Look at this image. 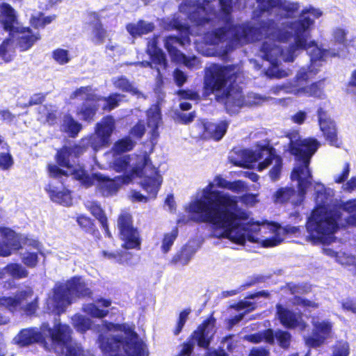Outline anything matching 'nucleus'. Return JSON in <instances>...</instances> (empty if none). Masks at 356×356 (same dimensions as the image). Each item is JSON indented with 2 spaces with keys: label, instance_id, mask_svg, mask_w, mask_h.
I'll list each match as a JSON object with an SVG mask.
<instances>
[{
  "label": "nucleus",
  "instance_id": "3c124183",
  "mask_svg": "<svg viewBox=\"0 0 356 356\" xmlns=\"http://www.w3.org/2000/svg\"><path fill=\"white\" fill-rule=\"evenodd\" d=\"M295 193L294 190L288 188L279 189L273 196L274 201L276 203H283L291 199Z\"/></svg>",
  "mask_w": 356,
  "mask_h": 356
},
{
  "label": "nucleus",
  "instance_id": "0eeeda50",
  "mask_svg": "<svg viewBox=\"0 0 356 356\" xmlns=\"http://www.w3.org/2000/svg\"><path fill=\"white\" fill-rule=\"evenodd\" d=\"M110 168L116 172H124L131 179L134 176L142 177L141 185L152 197H155L162 183V177L152 165L146 154L140 155L119 154L109 152L106 154Z\"/></svg>",
  "mask_w": 356,
  "mask_h": 356
},
{
  "label": "nucleus",
  "instance_id": "cd10ccee",
  "mask_svg": "<svg viewBox=\"0 0 356 356\" xmlns=\"http://www.w3.org/2000/svg\"><path fill=\"white\" fill-rule=\"evenodd\" d=\"M70 99H79L81 100H86V102L83 104V106L78 108L76 111L77 115L79 116L81 119L84 120H92L95 115L97 107L99 106H98V101L97 99L89 100L86 97H81V96L73 97L72 94L70 96Z\"/></svg>",
  "mask_w": 356,
  "mask_h": 356
},
{
  "label": "nucleus",
  "instance_id": "6ab92c4d",
  "mask_svg": "<svg viewBox=\"0 0 356 356\" xmlns=\"http://www.w3.org/2000/svg\"><path fill=\"white\" fill-rule=\"evenodd\" d=\"M78 96H81V97H86L89 100L97 99L98 101V106H101L103 109L108 111L118 106L120 102H121L125 97L124 95L114 93L108 98L101 97L95 94L94 90L90 86L81 87L72 92L73 97Z\"/></svg>",
  "mask_w": 356,
  "mask_h": 356
},
{
  "label": "nucleus",
  "instance_id": "9d476101",
  "mask_svg": "<svg viewBox=\"0 0 356 356\" xmlns=\"http://www.w3.org/2000/svg\"><path fill=\"white\" fill-rule=\"evenodd\" d=\"M232 163L236 165L249 168L254 162H259L257 169L262 171L269 166H272L269 176L273 181L279 179L282 170V159L276 154L274 149L268 147H262L255 149H241L234 152L229 156Z\"/></svg>",
  "mask_w": 356,
  "mask_h": 356
},
{
  "label": "nucleus",
  "instance_id": "7c9ffc66",
  "mask_svg": "<svg viewBox=\"0 0 356 356\" xmlns=\"http://www.w3.org/2000/svg\"><path fill=\"white\" fill-rule=\"evenodd\" d=\"M51 200L64 206H70L72 203L71 194L68 190L58 191L54 186L49 185L46 187Z\"/></svg>",
  "mask_w": 356,
  "mask_h": 356
},
{
  "label": "nucleus",
  "instance_id": "69168bd1",
  "mask_svg": "<svg viewBox=\"0 0 356 356\" xmlns=\"http://www.w3.org/2000/svg\"><path fill=\"white\" fill-rule=\"evenodd\" d=\"M174 78L177 85L181 86L186 82L187 76L182 71L176 70L174 72Z\"/></svg>",
  "mask_w": 356,
  "mask_h": 356
},
{
  "label": "nucleus",
  "instance_id": "f03ea898",
  "mask_svg": "<svg viewBox=\"0 0 356 356\" xmlns=\"http://www.w3.org/2000/svg\"><path fill=\"white\" fill-rule=\"evenodd\" d=\"M227 188L235 193L247 191L241 180L230 182L221 176H216L204 188L197 191L186 209L197 222H207L214 225L216 237L229 238L237 244H244L243 232H247L252 222L248 221V214L238 209V197L217 190Z\"/></svg>",
  "mask_w": 356,
  "mask_h": 356
},
{
  "label": "nucleus",
  "instance_id": "f3484780",
  "mask_svg": "<svg viewBox=\"0 0 356 356\" xmlns=\"http://www.w3.org/2000/svg\"><path fill=\"white\" fill-rule=\"evenodd\" d=\"M115 120L111 116H107L97 124L95 133L87 140L95 150L109 144L110 137L114 131Z\"/></svg>",
  "mask_w": 356,
  "mask_h": 356
},
{
  "label": "nucleus",
  "instance_id": "338daca9",
  "mask_svg": "<svg viewBox=\"0 0 356 356\" xmlns=\"http://www.w3.org/2000/svg\"><path fill=\"white\" fill-rule=\"evenodd\" d=\"M195 118V113H179L177 115V120L181 123L187 124L192 122Z\"/></svg>",
  "mask_w": 356,
  "mask_h": 356
},
{
  "label": "nucleus",
  "instance_id": "f257e3e1",
  "mask_svg": "<svg viewBox=\"0 0 356 356\" xmlns=\"http://www.w3.org/2000/svg\"><path fill=\"white\" fill-rule=\"evenodd\" d=\"M322 15L318 9H309L302 11L300 18L293 22L282 24V26L270 34L280 41H291L289 46L283 49L282 47L273 46L266 43L262 49L264 58L273 67L266 72V75L275 78H284L289 72L280 70L277 65L282 59L286 62H293L300 52L306 49L310 57V65L302 67L298 72L294 83H289L272 88L271 92L278 95L280 91L297 96L321 97L323 95V82L318 81L308 86L302 82L308 81L318 72L320 67L330 57L340 56L341 53L334 49H324L311 40V31L315 19Z\"/></svg>",
  "mask_w": 356,
  "mask_h": 356
},
{
  "label": "nucleus",
  "instance_id": "ea45409f",
  "mask_svg": "<svg viewBox=\"0 0 356 356\" xmlns=\"http://www.w3.org/2000/svg\"><path fill=\"white\" fill-rule=\"evenodd\" d=\"M8 276L14 279H22L28 276L27 270L19 264H10L6 266Z\"/></svg>",
  "mask_w": 356,
  "mask_h": 356
},
{
  "label": "nucleus",
  "instance_id": "774afa93",
  "mask_svg": "<svg viewBox=\"0 0 356 356\" xmlns=\"http://www.w3.org/2000/svg\"><path fill=\"white\" fill-rule=\"evenodd\" d=\"M0 117L1 120L6 122V123L12 122L15 119V115L7 109L0 110Z\"/></svg>",
  "mask_w": 356,
  "mask_h": 356
},
{
  "label": "nucleus",
  "instance_id": "a878e982",
  "mask_svg": "<svg viewBox=\"0 0 356 356\" xmlns=\"http://www.w3.org/2000/svg\"><path fill=\"white\" fill-rule=\"evenodd\" d=\"M111 305V301L108 299L100 298L95 303L84 305L83 312L94 318H104L108 314L107 309Z\"/></svg>",
  "mask_w": 356,
  "mask_h": 356
},
{
  "label": "nucleus",
  "instance_id": "c756f323",
  "mask_svg": "<svg viewBox=\"0 0 356 356\" xmlns=\"http://www.w3.org/2000/svg\"><path fill=\"white\" fill-rule=\"evenodd\" d=\"M147 126L150 129L151 138L154 140L159 136L157 129L161 124V118L159 108L157 106H152L147 113Z\"/></svg>",
  "mask_w": 356,
  "mask_h": 356
},
{
  "label": "nucleus",
  "instance_id": "423d86ee",
  "mask_svg": "<svg viewBox=\"0 0 356 356\" xmlns=\"http://www.w3.org/2000/svg\"><path fill=\"white\" fill-rule=\"evenodd\" d=\"M99 332V348L106 356H148L145 344L132 325L104 321Z\"/></svg>",
  "mask_w": 356,
  "mask_h": 356
},
{
  "label": "nucleus",
  "instance_id": "bb28decb",
  "mask_svg": "<svg viewBox=\"0 0 356 356\" xmlns=\"http://www.w3.org/2000/svg\"><path fill=\"white\" fill-rule=\"evenodd\" d=\"M0 24L9 31L18 23L15 10L8 3H0Z\"/></svg>",
  "mask_w": 356,
  "mask_h": 356
},
{
  "label": "nucleus",
  "instance_id": "bf43d9fd",
  "mask_svg": "<svg viewBox=\"0 0 356 356\" xmlns=\"http://www.w3.org/2000/svg\"><path fill=\"white\" fill-rule=\"evenodd\" d=\"M24 244L28 248L27 250L31 251L32 249H34L37 250V252L42 254V245L38 241L33 238H27Z\"/></svg>",
  "mask_w": 356,
  "mask_h": 356
},
{
  "label": "nucleus",
  "instance_id": "e2e57ef3",
  "mask_svg": "<svg viewBox=\"0 0 356 356\" xmlns=\"http://www.w3.org/2000/svg\"><path fill=\"white\" fill-rule=\"evenodd\" d=\"M307 117L305 111H299L291 116V120L296 124H302Z\"/></svg>",
  "mask_w": 356,
  "mask_h": 356
},
{
  "label": "nucleus",
  "instance_id": "9b49d317",
  "mask_svg": "<svg viewBox=\"0 0 356 356\" xmlns=\"http://www.w3.org/2000/svg\"><path fill=\"white\" fill-rule=\"evenodd\" d=\"M90 294V289L82 277H72L65 283L56 284L52 294L47 299V309L59 314L76 298L89 296Z\"/></svg>",
  "mask_w": 356,
  "mask_h": 356
},
{
  "label": "nucleus",
  "instance_id": "2eb2a0df",
  "mask_svg": "<svg viewBox=\"0 0 356 356\" xmlns=\"http://www.w3.org/2000/svg\"><path fill=\"white\" fill-rule=\"evenodd\" d=\"M0 306L10 312L23 310L27 314L34 313L38 307V298L30 287L19 291L14 297L0 296Z\"/></svg>",
  "mask_w": 356,
  "mask_h": 356
},
{
  "label": "nucleus",
  "instance_id": "f8f14e48",
  "mask_svg": "<svg viewBox=\"0 0 356 356\" xmlns=\"http://www.w3.org/2000/svg\"><path fill=\"white\" fill-rule=\"evenodd\" d=\"M296 227H282L275 223L252 222L247 232H243L244 243L246 240L261 243L264 247H273L279 245L286 234H296Z\"/></svg>",
  "mask_w": 356,
  "mask_h": 356
},
{
  "label": "nucleus",
  "instance_id": "1a4fd4ad",
  "mask_svg": "<svg viewBox=\"0 0 356 356\" xmlns=\"http://www.w3.org/2000/svg\"><path fill=\"white\" fill-rule=\"evenodd\" d=\"M289 139L291 152L297 159L291 173V179L298 181L299 195L302 197L308 186L312 184V175L309 169L310 159L318 149L320 144L314 138L301 139L297 133L291 134Z\"/></svg>",
  "mask_w": 356,
  "mask_h": 356
},
{
  "label": "nucleus",
  "instance_id": "de8ad7c7",
  "mask_svg": "<svg viewBox=\"0 0 356 356\" xmlns=\"http://www.w3.org/2000/svg\"><path fill=\"white\" fill-rule=\"evenodd\" d=\"M102 254L104 258L119 264H124L130 257V254L128 252H111L104 250Z\"/></svg>",
  "mask_w": 356,
  "mask_h": 356
},
{
  "label": "nucleus",
  "instance_id": "5701e85b",
  "mask_svg": "<svg viewBox=\"0 0 356 356\" xmlns=\"http://www.w3.org/2000/svg\"><path fill=\"white\" fill-rule=\"evenodd\" d=\"M197 127L200 133L197 136L211 138L216 140H220L227 131L228 123L226 121H221L219 123L201 122Z\"/></svg>",
  "mask_w": 356,
  "mask_h": 356
},
{
  "label": "nucleus",
  "instance_id": "7ed1b4c3",
  "mask_svg": "<svg viewBox=\"0 0 356 356\" xmlns=\"http://www.w3.org/2000/svg\"><path fill=\"white\" fill-rule=\"evenodd\" d=\"M232 0H218V4L220 8V14L222 15V22L226 24L225 27L219 29L211 32L204 33L207 36V42L210 44H216L221 40H229L239 44H243L254 40H259V36L261 35H266V40L264 42L261 49V56L264 55L262 52L263 47L268 43L275 47H280L275 44L278 42H289L291 41H280L270 33L280 28L284 23L293 22L298 19L305 10L315 9L314 8H305L301 10L298 17L296 19L289 20L293 18L299 10V4L296 2H291L286 0H257V9L261 13H267L274 14L279 19H285L282 22L276 23L273 20H268L260 24L259 27L249 26H232L230 24V13L232 10Z\"/></svg>",
  "mask_w": 356,
  "mask_h": 356
},
{
  "label": "nucleus",
  "instance_id": "473e14b6",
  "mask_svg": "<svg viewBox=\"0 0 356 356\" xmlns=\"http://www.w3.org/2000/svg\"><path fill=\"white\" fill-rule=\"evenodd\" d=\"M15 43L9 35L0 44V63L10 61L15 55Z\"/></svg>",
  "mask_w": 356,
  "mask_h": 356
},
{
  "label": "nucleus",
  "instance_id": "20e7f679",
  "mask_svg": "<svg viewBox=\"0 0 356 356\" xmlns=\"http://www.w3.org/2000/svg\"><path fill=\"white\" fill-rule=\"evenodd\" d=\"M71 329L67 325L56 321L54 327L44 323L38 328L22 330L13 339L15 343L26 346L33 343H40L49 350H54L58 356H94L90 351L72 341Z\"/></svg>",
  "mask_w": 356,
  "mask_h": 356
},
{
  "label": "nucleus",
  "instance_id": "b1692460",
  "mask_svg": "<svg viewBox=\"0 0 356 356\" xmlns=\"http://www.w3.org/2000/svg\"><path fill=\"white\" fill-rule=\"evenodd\" d=\"M215 332V319L211 318L204 322L194 332L193 339L197 342L200 346L206 348L209 345Z\"/></svg>",
  "mask_w": 356,
  "mask_h": 356
},
{
  "label": "nucleus",
  "instance_id": "c85d7f7f",
  "mask_svg": "<svg viewBox=\"0 0 356 356\" xmlns=\"http://www.w3.org/2000/svg\"><path fill=\"white\" fill-rule=\"evenodd\" d=\"M112 83L115 88L122 92H129L137 98H145L144 94L125 76L114 77L112 79Z\"/></svg>",
  "mask_w": 356,
  "mask_h": 356
},
{
  "label": "nucleus",
  "instance_id": "a211bd4d",
  "mask_svg": "<svg viewBox=\"0 0 356 356\" xmlns=\"http://www.w3.org/2000/svg\"><path fill=\"white\" fill-rule=\"evenodd\" d=\"M9 35L22 51L31 49L40 39L38 31H33L29 27L23 26L19 24L9 31Z\"/></svg>",
  "mask_w": 356,
  "mask_h": 356
},
{
  "label": "nucleus",
  "instance_id": "c03bdc74",
  "mask_svg": "<svg viewBox=\"0 0 356 356\" xmlns=\"http://www.w3.org/2000/svg\"><path fill=\"white\" fill-rule=\"evenodd\" d=\"M74 327L79 332H85L90 329L92 321L90 318H86L81 315H75L72 318Z\"/></svg>",
  "mask_w": 356,
  "mask_h": 356
},
{
  "label": "nucleus",
  "instance_id": "603ef678",
  "mask_svg": "<svg viewBox=\"0 0 356 356\" xmlns=\"http://www.w3.org/2000/svg\"><path fill=\"white\" fill-rule=\"evenodd\" d=\"M22 260L28 267L33 268L37 265L38 261V252L27 250L22 254Z\"/></svg>",
  "mask_w": 356,
  "mask_h": 356
},
{
  "label": "nucleus",
  "instance_id": "393cba45",
  "mask_svg": "<svg viewBox=\"0 0 356 356\" xmlns=\"http://www.w3.org/2000/svg\"><path fill=\"white\" fill-rule=\"evenodd\" d=\"M277 314L280 322L285 327H298L300 330H304L306 327V324L299 314L293 313L281 305L277 306Z\"/></svg>",
  "mask_w": 356,
  "mask_h": 356
},
{
  "label": "nucleus",
  "instance_id": "6e6d98bb",
  "mask_svg": "<svg viewBox=\"0 0 356 356\" xmlns=\"http://www.w3.org/2000/svg\"><path fill=\"white\" fill-rule=\"evenodd\" d=\"M190 309H186L182 311L179 314V320L177 322V327L175 330V334H178L182 330V327H184L186 320L188 319V315L191 313Z\"/></svg>",
  "mask_w": 356,
  "mask_h": 356
},
{
  "label": "nucleus",
  "instance_id": "37998d69",
  "mask_svg": "<svg viewBox=\"0 0 356 356\" xmlns=\"http://www.w3.org/2000/svg\"><path fill=\"white\" fill-rule=\"evenodd\" d=\"M178 235V229H173L170 232L164 234L161 243V250L164 253H167L171 248L174 241Z\"/></svg>",
  "mask_w": 356,
  "mask_h": 356
},
{
  "label": "nucleus",
  "instance_id": "8fccbe9b",
  "mask_svg": "<svg viewBox=\"0 0 356 356\" xmlns=\"http://www.w3.org/2000/svg\"><path fill=\"white\" fill-rule=\"evenodd\" d=\"M332 205L334 206L335 207V209H337L339 212L341 216V209H342L344 211H346L350 214H353V216H356L355 215L356 213V199L348 200L346 202H341L339 204H337L332 202ZM350 216H353V215H350Z\"/></svg>",
  "mask_w": 356,
  "mask_h": 356
},
{
  "label": "nucleus",
  "instance_id": "e433bc0d",
  "mask_svg": "<svg viewBox=\"0 0 356 356\" xmlns=\"http://www.w3.org/2000/svg\"><path fill=\"white\" fill-rule=\"evenodd\" d=\"M61 129L70 136L74 137L81 129V124L76 122L71 116L65 115Z\"/></svg>",
  "mask_w": 356,
  "mask_h": 356
},
{
  "label": "nucleus",
  "instance_id": "412c9836",
  "mask_svg": "<svg viewBox=\"0 0 356 356\" xmlns=\"http://www.w3.org/2000/svg\"><path fill=\"white\" fill-rule=\"evenodd\" d=\"M318 126L325 140L333 146L339 145L335 122L322 108L317 111Z\"/></svg>",
  "mask_w": 356,
  "mask_h": 356
},
{
  "label": "nucleus",
  "instance_id": "864d4df0",
  "mask_svg": "<svg viewBox=\"0 0 356 356\" xmlns=\"http://www.w3.org/2000/svg\"><path fill=\"white\" fill-rule=\"evenodd\" d=\"M275 337L282 348H288L291 341V335L288 332L279 330L275 333Z\"/></svg>",
  "mask_w": 356,
  "mask_h": 356
},
{
  "label": "nucleus",
  "instance_id": "58836bf2",
  "mask_svg": "<svg viewBox=\"0 0 356 356\" xmlns=\"http://www.w3.org/2000/svg\"><path fill=\"white\" fill-rule=\"evenodd\" d=\"M107 32L99 22H96L92 26L91 40L96 44H102L107 38Z\"/></svg>",
  "mask_w": 356,
  "mask_h": 356
},
{
  "label": "nucleus",
  "instance_id": "4c0bfd02",
  "mask_svg": "<svg viewBox=\"0 0 356 356\" xmlns=\"http://www.w3.org/2000/svg\"><path fill=\"white\" fill-rule=\"evenodd\" d=\"M236 310L239 314L235 316L233 318L229 320L231 326L238 323L242 320L246 312H250L254 309L253 303L250 300H245L238 302L236 306Z\"/></svg>",
  "mask_w": 356,
  "mask_h": 356
},
{
  "label": "nucleus",
  "instance_id": "39448f33",
  "mask_svg": "<svg viewBox=\"0 0 356 356\" xmlns=\"http://www.w3.org/2000/svg\"><path fill=\"white\" fill-rule=\"evenodd\" d=\"M86 151L84 145L64 147L57 153V162L66 170L60 169L56 165H49L48 171L51 177L60 178L63 176L72 175L86 187L96 185L104 196L115 193L122 184H128L131 179L129 176L118 177L109 179L101 173H94L91 176L87 175L82 168L75 169L71 164L70 160L77 157Z\"/></svg>",
  "mask_w": 356,
  "mask_h": 356
},
{
  "label": "nucleus",
  "instance_id": "5fc2aeb1",
  "mask_svg": "<svg viewBox=\"0 0 356 356\" xmlns=\"http://www.w3.org/2000/svg\"><path fill=\"white\" fill-rule=\"evenodd\" d=\"M13 164L12 156L8 152L0 153V168L3 170L9 169Z\"/></svg>",
  "mask_w": 356,
  "mask_h": 356
},
{
  "label": "nucleus",
  "instance_id": "052dcab7",
  "mask_svg": "<svg viewBox=\"0 0 356 356\" xmlns=\"http://www.w3.org/2000/svg\"><path fill=\"white\" fill-rule=\"evenodd\" d=\"M145 128L143 123L139 122L131 129V134L138 138H140L145 134Z\"/></svg>",
  "mask_w": 356,
  "mask_h": 356
},
{
  "label": "nucleus",
  "instance_id": "09e8293b",
  "mask_svg": "<svg viewBox=\"0 0 356 356\" xmlns=\"http://www.w3.org/2000/svg\"><path fill=\"white\" fill-rule=\"evenodd\" d=\"M52 58L60 65L67 64L71 60L69 51L61 48H58L52 51Z\"/></svg>",
  "mask_w": 356,
  "mask_h": 356
},
{
  "label": "nucleus",
  "instance_id": "72a5a7b5",
  "mask_svg": "<svg viewBox=\"0 0 356 356\" xmlns=\"http://www.w3.org/2000/svg\"><path fill=\"white\" fill-rule=\"evenodd\" d=\"M57 108L53 105H44L39 108L38 120L50 124L55 123L57 117Z\"/></svg>",
  "mask_w": 356,
  "mask_h": 356
},
{
  "label": "nucleus",
  "instance_id": "a19ab883",
  "mask_svg": "<svg viewBox=\"0 0 356 356\" xmlns=\"http://www.w3.org/2000/svg\"><path fill=\"white\" fill-rule=\"evenodd\" d=\"M244 339L253 343H259L264 340L268 343H273L274 341V334L272 330H268L263 333L246 335L244 337Z\"/></svg>",
  "mask_w": 356,
  "mask_h": 356
},
{
  "label": "nucleus",
  "instance_id": "0e129e2a",
  "mask_svg": "<svg viewBox=\"0 0 356 356\" xmlns=\"http://www.w3.org/2000/svg\"><path fill=\"white\" fill-rule=\"evenodd\" d=\"M346 35V33L345 31L341 29H337L333 32L334 40L339 44H343V46Z\"/></svg>",
  "mask_w": 356,
  "mask_h": 356
},
{
  "label": "nucleus",
  "instance_id": "680f3d73",
  "mask_svg": "<svg viewBox=\"0 0 356 356\" xmlns=\"http://www.w3.org/2000/svg\"><path fill=\"white\" fill-rule=\"evenodd\" d=\"M294 303L307 308H317L318 306L317 303L305 300L300 297H296Z\"/></svg>",
  "mask_w": 356,
  "mask_h": 356
},
{
  "label": "nucleus",
  "instance_id": "6e6552de",
  "mask_svg": "<svg viewBox=\"0 0 356 356\" xmlns=\"http://www.w3.org/2000/svg\"><path fill=\"white\" fill-rule=\"evenodd\" d=\"M238 72V67L214 64L207 70L204 76L205 93L216 94L217 100L224 102L229 113L237 112L245 104L241 91L232 89L225 92L227 83L236 81Z\"/></svg>",
  "mask_w": 356,
  "mask_h": 356
},
{
  "label": "nucleus",
  "instance_id": "f704fd0d",
  "mask_svg": "<svg viewBox=\"0 0 356 356\" xmlns=\"http://www.w3.org/2000/svg\"><path fill=\"white\" fill-rule=\"evenodd\" d=\"M154 26L152 23L140 21L137 24H129L127 26V31L134 37L147 34L153 31Z\"/></svg>",
  "mask_w": 356,
  "mask_h": 356
},
{
  "label": "nucleus",
  "instance_id": "4be33fe9",
  "mask_svg": "<svg viewBox=\"0 0 356 356\" xmlns=\"http://www.w3.org/2000/svg\"><path fill=\"white\" fill-rule=\"evenodd\" d=\"M21 247V236L7 227L0 228V257H8Z\"/></svg>",
  "mask_w": 356,
  "mask_h": 356
},
{
  "label": "nucleus",
  "instance_id": "dca6fc26",
  "mask_svg": "<svg viewBox=\"0 0 356 356\" xmlns=\"http://www.w3.org/2000/svg\"><path fill=\"white\" fill-rule=\"evenodd\" d=\"M120 238L125 249L140 248V239L138 232L132 225L131 216L127 213H122L118 220Z\"/></svg>",
  "mask_w": 356,
  "mask_h": 356
},
{
  "label": "nucleus",
  "instance_id": "2f4dec72",
  "mask_svg": "<svg viewBox=\"0 0 356 356\" xmlns=\"http://www.w3.org/2000/svg\"><path fill=\"white\" fill-rule=\"evenodd\" d=\"M147 52L150 56L152 63L159 65L161 67L165 68L166 60L162 50L156 47V38H154L148 42Z\"/></svg>",
  "mask_w": 356,
  "mask_h": 356
},
{
  "label": "nucleus",
  "instance_id": "4d7b16f0",
  "mask_svg": "<svg viewBox=\"0 0 356 356\" xmlns=\"http://www.w3.org/2000/svg\"><path fill=\"white\" fill-rule=\"evenodd\" d=\"M349 346L347 342L338 343L334 350L333 356H348Z\"/></svg>",
  "mask_w": 356,
  "mask_h": 356
},
{
  "label": "nucleus",
  "instance_id": "13d9d810",
  "mask_svg": "<svg viewBox=\"0 0 356 356\" xmlns=\"http://www.w3.org/2000/svg\"><path fill=\"white\" fill-rule=\"evenodd\" d=\"M350 172V165L348 163L343 164L341 171L334 176L336 183L341 184L348 177Z\"/></svg>",
  "mask_w": 356,
  "mask_h": 356
},
{
  "label": "nucleus",
  "instance_id": "ddd939ff",
  "mask_svg": "<svg viewBox=\"0 0 356 356\" xmlns=\"http://www.w3.org/2000/svg\"><path fill=\"white\" fill-rule=\"evenodd\" d=\"M172 27L177 29L183 30L181 38L170 36L165 40V46L168 51L172 60L177 63H183L188 68H194L198 66L199 60L196 57L187 58L184 54L177 49L176 45H184L186 43L190 42L188 34H192L194 28L188 27L185 24H180L177 19L172 22Z\"/></svg>",
  "mask_w": 356,
  "mask_h": 356
},
{
  "label": "nucleus",
  "instance_id": "a18cd8bd",
  "mask_svg": "<svg viewBox=\"0 0 356 356\" xmlns=\"http://www.w3.org/2000/svg\"><path fill=\"white\" fill-rule=\"evenodd\" d=\"M54 19V17H44L42 13H38L31 16L30 23L35 28L44 27L45 25L50 24Z\"/></svg>",
  "mask_w": 356,
  "mask_h": 356
},
{
  "label": "nucleus",
  "instance_id": "49530a36",
  "mask_svg": "<svg viewBox=\"0 0 356 356\" xmlns=\"http://www.w3.org/2000/svg\"><path fill=\"white\" fill-rule=\"evenodd\" d=\"M88 209L91 212V213L95 216L102 223L103 227L106 226V218L105 217L102 209L96 202H88L86 204Z\"/></svg>",
  "mask_w": 356,
  "mask_h": 356
},
{
  "label": "nucleus",
  "instance_id": "c9c22d12",
  "mask_svg": "<svg viewBox=\"0 0 356 356\" xmlns=\"http://www.w3.org/2000/svg\"><path fill=\"white\" fill-rule=\"evenodd\" d=\"M197 248L191 244L184 246L179 253L176 254L173 258V262L180 264L181 265H186L195 253Z\"/></svg>",
  "mask_w": 356,
  "mask_h": 356
},
{
  "label": "nucleus",
  "instance_id": "4468645a",
  "mask_svg": "<svg viewBox=\"0 0 356 356\" xmlns=\"http://www.w3.org/2000/svg\"><path fill=\"white\" fill-rule=\"evenodd\" d=\"M213 3L209 1H204L202 3L184 2L180 6V12L188 15L189 19L194 22L198 26L197 34L204 33L203 27L207 26L210 27V21L212 16H216V13L213 12Z\"/></svg>",
  "mask_w": 356,
  "mask_h": 356
},
{
  "label": "nucleus",
  "instance_id": "79ce46f5",
  "mask_svg": "<svg viewBox=\"0 0 356 356\" xmlns=\"http://www.w3.org/2000/svg\"><path fill=\"white\" fill-rule=\"evenodd\" d=\"M134 146V142L129 138H125L116 142L111 152L122 154L123 152L132 149Z\"/></svg>",
  "mask_w": 356,
  "mask_h": 356
},
{
  "label": "nucleus",
  "instance_id": "aec40b11",
  "mask_svg": "<svg viewBox=\"0 0 356 356\" xmlns=\"http://www.w3.org/2000/svg\"><path fill=\"white\" fill-rule=\"evenodd\" d=\"M313 333L312 336L305 338V343L309 347H318L330 337L332 323L328 320L314 318L312 320Z\"/></svg>",
  "mask_w": 356,
  "mask_h": 356
}]
</instances>
